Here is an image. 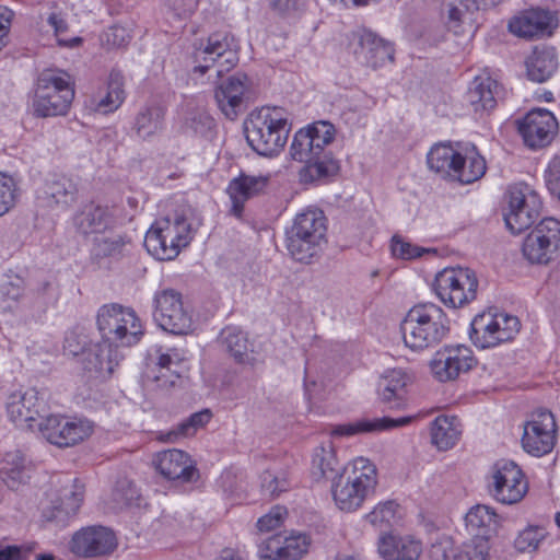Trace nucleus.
Listing matches in <instances>:
<instances>
[{
	"label": "nucleus",
	"mask_w": 560,
	"mask_h": 560,
	"mask_svg": "<svg viewBox=\"0 0 560 560\" xmlns=\"http://www.w3.org/2000/svg\"><path fill=\"white\" fill-rule=\"evenodd\" d=\"M501 1L502 0H458V3L448 2V19L455 23L465 22L466 20L471 21L470 14L479 10L492 8Z\"/></svg>",
	"instance_id": "obj_46"
},
{
	"label": "nucleus",
	"mask_w": 560,
	"mask_h": 560,
	"mask_svg": "<svg viewBox=\"0 0 560 560\" xmlns=\"http://www.w3.org/2000/svg\"><path fill=\"white\" fill-rule=\"evenodd\" d=\"M184 126L187 131L208 137L211 135L215 124L212 116L205 108L197 107L187 112Z\"/></svg>",
	"instance_id": "obj_47"
},
{
	"label": "nucleus",
	"mask_w": 560,
	"mask_h": 560,
	"mask_svg": "<svg viewBox=\"0 0 560 560\" xmlns=\"http://www.w3.org/2000/svg\"><path fill=\"white\" fill-rule=\"evenodd\" d=\"M491 495L503 504L520 502L527 492V482L521 468L511 460H500L493 467Z\"/></svg>",
	"instance_id": "obj_17"
},
{
	"label": "nucleus",
	"mask_w": 560,
	"mask_h": 560,
	"mask_svg": "<svg viewBox=\"0 0 560 560\" xmlns=\"http://www.w3.org/2000/svg\"><path fill=\"white\" fill-rule=\"evenodd\" d=\"M211 419L209 409L192 413L189 418L178 423L174 430L168 433V440L175 442L178 438H187L208 423Z\"/></svg>",
	"instance_id": "obj_49"
},
{
	"label": "nucleus",
	"mask_w": 560,
	"mask_h": 560,
	"mask_svg": "<svg viewBox=\"0 0 560 560\" xmlns=\"http://www.w3.org/2000/svg\"><path fill=\"white\" fill-rule=\"evenodd\" d=\"M529 80L538 83L547 81L558 68L556 50L552 47L537 46L525 61Z\"/></svg>",
	"instance_id": "obj_32"
},
{
	"label": "nucleus",
	"mask_w": 560,
	"mask_h": 560,
	"mask_svg": "<svg viewBox=\"0 0 560 560\" xmlns=\"http://www.w3.org/2000/svg\"><path fill=\"white\" fill-rule=\"evenodd\" d=\"M26 296L25 280L20 276L7 277L0 283V313L3 315L19 313Z\"/></svg>",
	"instance_id": "obj_34"
},
{
	"label": "nucleus",
	"mask_w": 560,
	"mask_h": 560,
	"mask_svg": "<svg viewBox=\"0 0 560 560\" xmlns=\"http://www.w3.org/2000/svg\"><path fill=\"white\" fill-rule=\"evenodd\" d=\"M154 303L153 316L163 330L174 335H185L191 329L192 318L179 292L173 289L158 292Z\"/></svg>",
	"instance_id": "obj_15"
},
{
	"label": "nucleus",
	"mask_w": 560,
	"mask_h": 560,
	"mask_svg": "<svg viewBox=\"0 0 560 560\" xmlns=\"http://www.w3.org/2000/svg\"><path fill=\"white\" fill-rule=\"evenodd\" d=\"M285 515V508L277 505L258 520L257 527L260 532H270L281 525Z\"/></svg>",
	"instance_id": "obj_61"
},
{
	"label": "nucleus",
	"mask_w": 560,
	"mask_h": 560,
	"mask_svg": "<svg viewBox=\"0 0 560 560\" xmlns=\"http://www.w3.org/2000/svg\"><path fill=\"white\" fill-rule=\"evenodd\" d=\"M520 320L516 316L499 314L477 315L470 325V340L481 349L495 347L513 339L520 330Z\"/></svg>",
	"instance_id": "obj_12"
},
{
	"label": "nucleus",
	"mask_w": 560,
	"mask_h": 560,
	"mask_svg": "<svg viewBox=\"0 0 560 560\" xmlns=\"http://www.w3.org/2000/svg\"><path fill=\"white\" fill-rule=\"evenodd\" d=\"M244 132L247 143L256 153L272 156L287 143L290 125L281 108L266 107L250 115L244 124Z\"/></svg>",
	"instance_id": "obj_6"
},
{
	"label": "nucleus",
	"mask_w": 560,
	"mask_h": 560,
	"mask_svg": "<svg viewBox=\"0 0 560 560\" xmlns=\"http://www.w3.org/2000/svg\"><path fill=\"white\" fill-rule=\"evenodd\" d=\"M506 199L505 225L512 234H520L538 219L542 208L540 197L529 185L518 183L509 187Z\"/></svg>",
	"instance_id": "obj_10"
},
{
	"label": "nucleus",
	"mask_w": 560,
	"mask_h": 560,
	"mask_svg": "<svg viewBox=\"0 0 560 560\" xmlns=\"http://www.w3.org/2000/svg\"><path fill=\"white\" fill-rule=\"evenodd\" d=\"M359 49L355 55L359 60L374 69L394 60L393 45L378 37L371 31H362L358 35Z\"/></svg>",
	"instance_id": "obj_26"
},
{
	"label": "nucleus",
	"mask_w": 560,
	"mask_h": 560,
	"mask_svg": "<svg viewBox=\"0 0 560 560\" xmlns=\"http://www.w3.org/2000/svg\"><path fill=\"white\" fill-rule=\"evenodd\" d=\"M156 470L168 480L192 481L198 471L189 455L180 450L159 453L154 459Z\"/></svg>",
	"instance_id": "obj_25"
},
{
	"label": "nucleus",
	"mask_w": 560,
	"mask_h": 560,
	"mask_svg": "<svg viewBox=\"0 0 560 560\" xmlns=\"http://www.w3.org/2000/svg\"><path fill=\"white\" fill-rule=\"evenodd\" d=\"M398 504L395 501H385L377 504L372 512L366 515V520L373 526L381 529L393 526L397 522Z\"/></svg>",
	"instance_id": "obj_51"
},
{
	"label": "nucleus",
	"mask_w": 560,
	"mask_h": 560,
	"mask_svg": "<svg viewBox=\"0 0 560 560\" xmlns=\"http://www.w3.org/2000/svg\"><path fill=\"white\" fill-rule=\"evenodd\" d=\"M112 346L105 342L104 345L95 343L90 347L86 357L82 359L84 369L101 376L110 375L117 365L113 357Z\"/></svg>",
	"instance_id": "obj_38"
},
{
	"label": "nucleus",
	"mask_w": 560,
	"mask_h": 560,
	"mask_svg": "<svg viewBox=\"0 0 560 560\" xmlns=\"http://www.w3.org/2000/svg\"><path fill=\"white\" fill-rule=\"evenodd\" d=\"M96 323L103 339L116 347L133 346L143 335L135 311L120 304L103 305L97 312Z\"/></svg>",
	"instance_id": "obj_8"
},
{
	"label": "nucleus",
	"mask_w": 560,
	"mask_h": 560,
	"mask_svg": "<svg viewBox=\"0 0 560 560\" xmlns=\"http://www.w3.org/2000/svg\"><path fill=\"white\" fill-rule=\"evenodd\" d=\"M149 364H153L155 369H178L180 359L174 350L163 352L161 347L152 348L148 354Z\"/></svg>",
	"instance_id": "obj_56"
},
{
	"label": "nucleus",
	"mask_w": 560,
	"mask_h": 560,
	"mask_svg": "<svg viewBox=\"0 0 560 560\" xmlns=\"http://www.w3.org/2000/svg\"><path fill=\"white\" fill-rule=\"evenodd\" d=\"M271 9L280 15L292 16L304 7L303 0H268Z\"/></svg>",
	"instance_id": "obj_64"
},
{
	"label": "nucleus",
	"mask_w": 560,
	"mask_h": 560,
	"mask_svg": "<svg viewBox=\"0 0 560 560\" xmlns=\"http://www.w3.org/2000/svg\"><path fill=\"white\" fill-rule=\"evenodd\" d=\"M260 560H280L281 535H275L260 542L258 546Z\"/></svg>",
	"instance_id": "obj_62"
},
{
	"label": "nucleus",
	"mask_w": 560,
	"mask_h": 560,
	"mask_svg": "<svg viewBox=\"0 0 560 560\" xmlns=\"http://www.w3.org/2000/svg\"><path fill=\"white\" fill-rule=\"evenodd\" d=\"M93 345L90 342L89 337L82 331L72 330L66 335L63 351L67 355L80 357L81 360L86 357L90 347Z\"/></svg>",
	"instance_id": "obj_53"
},
{
	"label": "nucleus",
	"mask_w": 560,
	"mask_h": 560,
	"mask_svg": "<svg viewBox=\"0 0 560 560\" xmlns=\"http://www.w3.org/2000/svg\"><path fill=\"white\" fill-rule=\"evenodd\" d=\"M290 485L284 476H277L270 471H264L260 476V490L266 499H275L287 491Z\"/></svg>",
	"instance_id": "obj_54"
},
{
	"label": "nucleus",
	"mask_w": 560,
	"mask_h": 560,
	"mask_svg": "<svg viewBox=\"0 0 560 560\" xmlns=\"http://www.w3.org/2000/svg\"><path fill=\"white\" fill-rule=\"evenodd\" d=\"M499 83L490 77H476L466 93V101L476 114L489 113L497 105Z\"/></svg>",
	"instance_id": "obj_28"
},
{
	"label": "nucleus",
	"mask_w": 560,
	"mask_h": 560,
	"mask_svg": "<svg viewBox=\"0 0 560 560\" xmlns=\"http://www.w3.org/2000/svg\"><path fill=\"white\" fill-rule=\"evenodd\" d=\"M404 343L412 351L431 349L441 343L450 332V319L434 303L412 306L400 324Z\"/></svg>",
	"instance_id": "obj_2"
},
{
	"label": "nucleus",
	"mask_w": 560,
	"mask_h": 560,
	"mask_svg": "<svg viewBox=\"0 0 560 560\" xmlns=\"http://www.w3.org/2000/svg\"><path fill=\"white\" fill-rule=\"evenodd\" d=\"M192 240L191 224L185 210L156 219L144 237L148 252L159 260L174 259Z\"/></svg>",
	"instance_id": "obj_4"
},
{
	"label": "nucleus",
	"mask_w": 560,
	"mask_h": 560,
	"mask_svg": "<svg viewBox=\"0 0 560 560\" xmlns=\"http://www.w3.org/2000/svg\"><path fill=\"white\" fill-rule=\"evenodd\" d=\"M36 429L47 442L58 447L74 446L93 432V425L89 420L60 415L45 416Z\"/></svg>",
	"instance_id": "obj_13"
},
{
	"label": "nucleus",
	"mask_w": 560,
	"mask_h": 560,
	"mask_svg": "<svg viewBox=\"0 0 560 560\" xmlns=\"http://www.w3.org/2000/svg\"><path fill=\"white\" fill-rule=\"evenodd\" d=\"M459 435L456 417L440 416L431 424V442L441 451L453 447Z\"/></svg>",
	"instance_id": "obj_39"
},
{
	"label": "nucleus",
	"mask_w": 560,
	"mask_h": 560,
	"mask_svg": "<svg viewBox=\"0 0 560 560\" xmlns=\"http://www.w3.org/2000/svg\"><path fill=\"white\" fill-rule=\"evenodd\" d=\"M489 544L486 539L475 540L464 544L455 560H487Z\"/></svg>",
	"instance_id": "obj_57"
},
{
	"label": "nucleus",
	"mask_w": 560,
	"mask_h": 560,
	"mask_svg": "<svg viewBox=\"0 0 560 560\" xmlns=\"http://www.w3.org/2000/svg\"><path fill=\"white\" fill-rule=\"evenodd\" d=\"M71 77L63 72L43 71L37 79L33 100L37 117L63 116L74 97Z\"/></svg>",
	"instance_id": "obj_7"
},
{
	"label": "nucleus",
	"mask_w": 560,
	"mask_h": 560,
	"mask_svg": "<svg viewBox=\"0 0 560 560\" xmlns=\"http://www.w3.org/2000/svg\"><path fill=\"white\" fill-rule=\"evenodd\" d=\"M118 546L115 533L104 526H88L75 532L71 539V551L84 558L105 557Z\"/></svg>",
	"instance_id": "obj_19"
},
{
	"label": "nucleus",
	"mask_w": 560,
	"mask_h": 560,
	"mask_svg": "<svg viewBox=\"0 0 560 560\" xmlns=\"http://www.w3.org/2000/svg\"><path fill=\"white\" fill-rule=\"evenodd\" d=\"M336 129L328 121H316L300 129L293 138L290 154L293 160L304 163L300 171L302 183H314L334 176L339 163L330 151L326 150L335 138Z\"/></svg>",
	"instance_id": "obj_1"
},
{
	"label": "nucleus",
	"mask_w": 560,
	"mask_h": 560,
	"mask_svg": "<svg viewBox=\"0 0 560 560\" xmlns=\"http://www.w3.org/2000/svg\"><path fill=\"white\" fill-rule=\"evenodd\" d=\"M7 411L10 419L22 425L26 423L31 430L37 428V423L45 418L47 405L44 398L35 388H28L25 392H15L9 395Z\"/></svg>",
	"instance_id": "obj_21"
},
{
	"label": "nucleus",
	"mask_w": 560,
	"mask_h": 560,
	"mask_svg": "<svg viewBox=\"0 0 560 560\" xmlns=\"http://www.w3.org/2000/svg\"><path fill=\"white\" fill-rule=\"evenodd\" d=\"M120 221L116 207L94 201L81 205L71 218L75 234L84 240L115 229Z\"/></svg>",
	"instance_id": "obj_16"
},
{
	"label": "nucleus",
	"mask_w": 560,
	"mask_h": 560,
	"mask_svg": "<svg viewBox=\"0 0 560 560\" xmlns=\"http://www.w3.org/2000/svg\"><path fill=\"white\" fill-rule=\"evenodd\" d=\"M84 487L78 479L68 478L62 487L59 498L52 505L45 509L43 516L47 522H54L58 526H65L77 514L83 501Z\"/></svg>",
	"instance_id": "obj_24"
},
{
	"label": "nucleus",
	"mask_w": 560,
	"mask_h": 560,
	"mask_svg": "<svg viewBox=\"0 0 560 560\" xmlns=\"http://www.w3.org/2000/svg\"><path fill=\"white\" fill-rule=\"evenodd\" d=\"M45 195L50 205L66 208L77 200L78 186L67 176H54L46 182Z\"/></svg>",
	"instance_id": "obj_41"
},
{
	"label": "nucleus",
	"mask_w": 560,
	"mask_h": 560,
	"mask_svg": "<svg viewBox=\"0 0 560 560\" xmlns=\"http://www.w3.org/2000/svg\"><path fill=\"white\" fill-rule=\"evenodd\" d=\"M124 75L118 70H112L107 83V93L98 102V109L104 113L116 110L125 101Z\"/></svg>",
	"instance_id": "obj_45"
},
{
	"label": "nucleus",
	"mask_w": 560,
	"mask_h": 560,
	"mask_svg": "<svg viewBox=\"0 0 560 560\" xmlns=\"http://www.w3.org/2000/svg\"><path fill=\"white\" fill-rule=\"evenodd\" d=\"M454 166V173H452L453 180H457L460 184H471L480 179L486 173V161L476 152H471L468 155H458V163Z\"/></svg>",
	"instance_id": "obj_43"
},
{
	"label": "nucleus",
	"mask_w": 560,
	"mask_h": 560,
	"mask_svg": "<svg viewBox=\"0 0 560 560\" xmlns=\"http://www.w3.org/2000/svg\"><path fill=\"white\" fill-rule=\"evenodd\" d=\"M411 417H401L392 419L389 417L375 418V419H361L351 423H343L334 425L330 435L332 436H352L359 433L378 432L389 430L397 427H402L410 423Z\"/></svg>",
	"instance_id": "obj_30"
},
{
	"label": "nucleus",
	"mask_w": 560,
	"mask_h": 560,
	"mask_svg": "<svg viewBox=\"0 0 560 560\" xmlns=\"http://www.w3.org/2000/svg\"><path fill=\"white\" fill-rule=\"evenodd\" d=\"M553 114L547 109H533L518 121V132L530 149L548 145L557 131Z\"/></svg>",
	"instance_id": "obj_22"
},
{
	"label": "nucleus",
	"mask_w": 560,
	"mask_h": 560,
	"mask_svg": "<svg viewBox=\"0 0 560 560\" xmlns=\"http://www.w3.org/2000/svg\"><path fill=\"white\" fill-rule=\"evenodd\" d=\"M289 255L299 262L312 264L327 244V219L317 208L298 213L285 238Z\"/></svg>",
	"instance_id": "obj_3"
},
{
	"label": "nucleus",
	"mask_w": 560,
	"mask_h": 560,
	"mask_svg": "<svg viewBox=\"0 0 560 560\" xmlns=\"http://www.w3.org/2000/svg\"><path fill=\"white\" fill-rule=\"evenodd\" d=\"M434 291L447 306L462 307L477 296L478 280L468 268H445L434 279Z\"/></svg>",
	"instance_id": "obj_11"
},
{
	"label": "nucleus",
	"mask_w": 560,
	"mask_h": 560,
	"mask_svg": "<svg viewBox=\"0 0 560 560\" xmlns=\"http://www.w3.org/2000/svg\"><path fill=\"white\" fill-rule=\"evenodd\" d=\"M19 199V188L15 179L0 172V217L10 212Z\"/></svg>",
	"instance_id": "obj_52"
},
{
	"label": "nucleus",
	"mask_w": 560,
	"mask_h": 560,
	"mask_svg": "<svg viewBox=\"0 0 560 560\" xmlns=\"http://www.w3.org/2000/svg\"><path fill=\"white\" fill-rule=\"evenodd\" d=\"M408 382L409 376L402 370L394 369L386 371L378 384L382 400L385 402L397 400L395 407H399L405 397Z\"/></svg>",
	"instance_id": "obj_40"
},
{
	"label": "nucleus",
	"mask_w": 560,
	"mask_h": 560,
	"mask_svg": "<svg viewBox=\"0 0 560 560\" xmlns=\"http://www.w3.org/2000/svg\"><path fill=\"white\" fill-rule=\"evenodd\" d=\"M218 340L236 362L248 363L250 361L248 354V338L240 328L232 326L225 327L222 329Z\"/></svg>",
	"instance_id": "obj_42"
},
{
	"label": "nucleus",
	"mask_w": 560,
	"mask_h": 560,
	"mask_svg": "<svg viewBox=\"0 0 560 560\" xmlns=\"http://www.w3.org/2000/svg\"><path fill=\"white\" fill-rule=\"evenodd\" d=\"M499 516L488 505L478 504L472 506L465 515V525L472 539L489 540L495 532Z\"/></svg>",
	"instance_id": "obj_33"
},
{
	"label": "nucleus",
	"mask_w": 560,
	"mask_h": 560,
	"mask_svg": "<svg viewBox=\"0 0 560 560\" xmlns=\"http://www.w3.org/2000/svg\"><path fill=\"white\" fill-rule=\"evenodd\" d=\"M310 538L307 535L298 533L288 537L281 536L280 560H299L307 552Z\"/></svg>",
	"instance_id": "obj_50"
},
{
	"label": "nucleus",
	"mask_w": 560,
	"mask_h": 560,
	"mask_svg": "<svg viewBox=\"0 0 560 560\" xmlns=\"http://www.w3.org/2000/svg\"><path fill=\"white\" fill-rule=\"evenodd\" d=\"M129 243L130 240L122 234L95 237L90 252L91 259L97 265L106 259L118 260L125 256Z\"/></svg>",
	"instance_id": "obj_36"
},
{
	"label": "nucleus",
	"mask_w": 560,
	"mask_h": 560,
	"mask_svg": "<svg viewBox=\"0 0 560 560\" xmlns=\"http://www.w3.org/2000/svg\"><path fill=\"white\" fill-rule=\"evenodd\" d=\"M165 110L158 104L144 105L135 116L132 130L137 137L147 140L163 129Z\"/></svg>",
	"instance_id": "obj_35"
},
{
	"label": "nucleus",
	"mask_w": 560,
	"mask_h": 560,
	"mask_svg": "<svg viewBox=\"0 0 560 560\" xmlns=\"http://www.w3.org/2000/svg\"><path fill=\"white\" fill-rule=\"evenodd\" d=\"M341 471L342 468L339 466L336 451L331 442L323 444L315 450L312 462V474L314 478H326L334 481Z\"/></svg>",
	"instance_id": "obj_37"
},
{
	"label": "nucleus",
	"mask_w": 560,
	"mask_h": 560,
	"mask_svg": "<svg viewBox=\"0 0 560 560\" xmlns=\"http://www.w3.org/2000/svg\"><path fill=\"white\" fill-rule=\"evenodd\" d=\"M115 500L122 505L138 504L139 492L136 486L128 480L120 481L114 492Z\"/></svg>",
	"instance_id": "obj_59"
},
{
	"label": "nucleus",
	"mask_w": 560,
	"mask_h": 560,
	"mask_svg": "<svg viewBox=\"0 0 560 560\" xmlns=\"http://www.w3.org/2000/svg\"><path fill=\"white\" fill-rule=\"evenodd\" d=\"M129 38L127 30L121 26L109 27L101 37L102 42L109 47H121L129 42Z\"/></svg>",
	"instance_id": "obj_63"
},
{
	"label": "nucleus",
	"mask_w": 560,
	"mask_h": 560,
	"mask_svg": "<svg viewBox=\"0 0 560 560\" xmlns=\"http://www.w3.org/2000/svg\"><path fill=\"white\" fill-rule=\"evenodd\" d=\"M238 52L240 44L234 35L225 31L214 32L208 36L205 45L195 48L194 61L197 65L194 71L205 74L217 65V75L221 77L237 65Z\"/></svg>",
	"instance_id": "obj_9"
},
{
	"label": "nucleus",
	"mask_w": 560,
	"mask_h": 560,
	"mask_svg": "<svg viewBox=\"0 0 560 560\" xmlns=\"http://www.w3.org/2000/svg\"><path fill=\"white\" fill-rule=\"evenodd\" d=\"M472 351L464 346H446L435 352L430 369L440 382L453 381L460 373H466L476 364Z\"/></svg>",
	"instance_id": "obj_20"
},
{
	"label": "nucleus",
	"mask_w": 560,
	"mask_h": 560,
	"mask_svg": "<svg viewBox=\"0 0 560 560\" xmlns=\"http://www.w3.org/2000/svg\"><path fill=\"white\" fill-rule=\"evenodd\" d=\"M378 551L387 560H417L422 552V546L419 540L409 536L389 534L380 538Z\"/></svg>",
	"instance_id": "obj_31"
},
{
	"label": "nucleus",
	"mask_w": 560,
	"mask_h": 560,
	"mask_svg": "<svg viewBox=\"0 0 560 560\" xmlns=\"http://www.w3.org/2000/svg\"><path fill=\"white\" fill-rule=\"evenodd\" d=\"M390 248L395 257L406 260L420 257L424 252L423 248L412 245L411 243L405 242L397 235L393 236Z\"/></svg>",
	"instance_id": "obj_58"
},
{
	"label": "nucleus",
	"mask_w": 560,
	"mask_h": 560,
	"mask_svg": "<svg viewBox=\"0 0 560 560\" xmlns=\"http://www.w3.org/2000/svg\"><path fill=\"white\" fill-rule=\"evenodd\" d=\"M268 180V176L246 174H241L238 177L233 178L226 188V192L232 201L231 212L240 218L244 210V203L261 192L266 188Z\"/></svg>",
	"instance_id": "obj_27"
},
{
	"label": "nucleus",
	"mask_w": 560,
	"mask_h": 560,
	"mask_svg": "<svg viewBox=\"0 0 560 560\" xmlns=\"http://www.w3.org/2000/svg\"><path fill=\"white\" fill-rule=\"evenodd\" d=\"M545 178L551 195L560 199V155L553 156L549 162Z\"/></svg>",
	"instance_id": "obj_60"
},
{
	"label": "nucleus",
	"mask_w": 560,
	"mask_h": 560,
	"mask_svg": "<svg viewBox=\"0 0 560 560\" xmlns=\"http://www.w3.org/2000/svg\"><path fill=\"white\" fill-rule=\"evenodd\" d=\"M545 536L544 527L530 525L518 534L514 541L515 548L521 552L536 550Z\"/></svg>",
	"instance_id": "obj_55"
},
{
	"label": "nucleus",
	"mask_w": 560,
	"mask_h": 560,
	"mask_svg": "<svg viewBox=\"0 0 560 560\" xmlns=\"http://www.w3.org/2000/svg\"><path fill=\"white\" fill-rule=\"evenodd\" d=\"M248 92V78L244 73H235L220 83L214 92L218 107L223 115L233 120L245 108Z\"/></svg>",
	"instance_id": "obj_23"
},
{
	"label": "nucleus",
	"mask_w": 560,
	"mask_h": 560,
	"mask_svg": "<svg viewBox=\"0 0 560 560\" xmlns=\"http://www.w3.org/2000/svg\"><path fill=\"white\" fill-rule=\"evenodd\" d=\"M458 155L455 149L446 144L434 145L427 155V163L430 170L442 174L443 177L452 178L454 166L458 163Z\"/></svg>",
	"instance_id": "obj_44"
},
{
	"label": "nucleus",
	"mask_w": 560,
	"mask_h": 560,
	"mask_svg": "<svg viewBox=\"0 0 560 560\" xmlns=\"http://www.w3.org/2000/svg\"><path fill=\"white\" fill-rule=\"evenodd\" d=\"M523 254L535 264H548L560 254V222L553 218L541 220L526 236Z\"/></svg>",
	"instance_id": "obj_14"
},
{
	"label": "nucleus",
	"mask_w": 560,
	"mask_h": 560,
	"mask_svg": "<svg viewBox=\"0 0 560 560\" xmlns=\"http://www.w3.org/2000/svg\"><path fill=\"white\" fill-rule=\"evenodd\" d=\"M556 420L549 410L535 412L524 428L523 448L534 456L548 454L556 443Z\"/></svg>",
	"instance_id": "obj_18"
},
{
	"label": "nucleus",
	"mask_w": 560,
	"mask_h": 560,
	"mask_svg": "<svg viewBox=\"0 0 560 560\" xmlns=\"http://www.w3.org/2000/svg\"><path fill=\"white\" fill-rule=\"evenodd\" d=\"M377 483L375 465L359 457L352 464L342 467L341 474L332 481L331 492L341 511H355Z\"/></svg>",
	"instance_id": "obj_5"
},
{
	"label": "nucleus",
	"mask_w": 560,
	"mask_h": 560,
	"mask_svg": "<svg viewBox=\"0 0 560 560\" xmlns=\"http://www.w3.org/2000/svg\"><path fill=\"white\" fill-rule=\"evenodd\" d=\"M0 472L5 485L9 488H15L19 483L23 482L26 477L23 458L18 453L7 454L2 462Z\"/></svg>",
	"instance_id": "obj_48"
},
{
	"label": "nucleus",
	"mask_w": 560,
	"mask_h": 560,
	"mask_svg": "<svg viewBox=\"0 0 560 560\" xmlns=\"http://www.w3.org/2000/svg\"><path fill=\"white\" fill-rule=\"evenodd\" d=\"M552 23V15L544 9H532L509 23L511 33L525 38H533L548 32Z\"/></svg>",
	"instance_id": "obj_29"
}]
</instances>
